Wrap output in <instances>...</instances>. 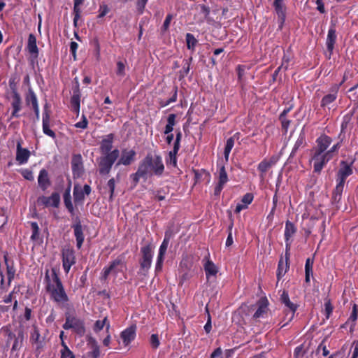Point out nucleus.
Masks as SVG:
<instances>
[{
    "label": "nucleus",
    "mask_w": 358,
    "mask_h": 358,
    "mask_svg": "<svg viewBox=\"0 0 358 358\" xmlns=\"http://www.w3.org/2000/svg\"><path fill=\"white\" fill-rule=\"evenodd\" d=\"M45 279L47 280V290L50 294L51 299L57 303H66L69 301V297L56 272L52 270L51 279L47 273Z\"/></svg>",
    "instance_id": "nucleus-1"
},
{
    "label": "nucleus",
    "mask_w": 358,
    "mask_h": 358,
    "mask_svg": "<svg viewBox=\"0 0 358 358\" xmlns=\"http://www.w3.org/2000/svg\"><path fill=\"white\" fill-rule=\"evenodd\" d=\"M120 155V152L117 149L112 150L108 155L100 158L99 161V173L101 175L109 173L113 164L117 160Z\"/></svg>",
    "instance_id": "nucleus-2"
},
{
    "label": "nucleus",
    "mask_w": 358,
    "mask_h": 358,
    "mask_svg": "<svg viewBox=\"0 0 358 358\" xmlns=\"http://www.w3.org/2000/svg\"><path fill=\"white\" fill-rule=\"evenodd\" d=\"M127 269L126 264L122 258H117L103 270V278L106 280L109 275L115 278L118 276L120 273H124Z\"/></svg>",
    "instance_id": "nucleus-3"
},
{
    "label": "nucleus",
    "mask_w": 358,
    "mask_h": 358,
    "mask_svg": "<svg viewBox=\"0 0 358 358\" xmlns=\"http://www.w3.org/2000/svg\"><path fill=\"white\" fill-rule=\"evenodd\" d=\"M331 159L330 154L313 151L312 162H313L314 171L320 173L326 164Z\"/></svg>",
    "instance_id": "nucleus-4"
},
{
    "label": "nucleus",
    "mask_w": 358,
    "mask_h": 358,
    "mask_svg": "<svg viewBox=\"0 0 358 358\" xmlns=\"http://www.w3.org/2000/svg\"><path fill=\"white\" fill-rule=\"evenodd\" d=\"M142 258L140 261V272L143 275H146L150 268L152 259V251L150 245L144 246L141 248Z\"/></svg>",
    "instance_id": "nucleus-5"
},
{
    "label": "nucleus",
    "mask_w": 358,
    "mask_h": 358,
    "mask_svg": "<svg viewBox=\"0 0 358 358\" xmlns=\"http://www.w3.org/2000/svg\"><path fill=\"white\" fill-rule=\"evenodd\" d=\"M63 328L66 330L73 329L77 334L80 335L84 334L85 331L83 322L78 318L67 315L66 317L65 323Z\"/></svg>",
    "instance_id": "nucleus-6"
},
{
    "label": "nucleus",
    "mask_w": 358,
    "mask_h": 358,
    "mask_svg": "<svg viewBox=\"0 0 358 358\" xmlns=\"http://www.w3.org/2000/svg\"><path fill=\"white\" fill-rule=\"evenodd\" d=\"M150 155H147L140 164L138 169L134 175V180L137 182L140 178H147L151 175Z\"/></svg>",
    "instance_id": "nucleus-7"
},
{
    "label": "nucleus",
    "mask_w": 358,
    "mask_h": 358,
    "mask_svg": "<svg viewBox=\"0 0 358 358\" xmlns=\"http://www.w3.org/2000/svg\"><path fill=\"white\" fill-rule=\"evenodd\" d=\"M37 202L38 204L43 205L45 207L57 208L60 203V196L57 192H54L50 196H40Z\"/></svg>",
    "instance_id": "nucleus-8"
},
{
    "label": "nucleus",
    "mask_w": 358,
    "mask_h": 358,
    "mask_svg": "<svg viewBox=\"0 0 358 358\" xmlns=\"http://www.w3.org/2000/svg\"><path fill=\"white\" fill-rule=\"evenodd\" d=\"M268 300L265 298L260 299L257 303V309L255 312L252 320L254 321H257L261 318H265L267 315L268 312Z\"/></svg>",
    "instance_id": "nucleus-9"
},
{
    "label": "nucleus",
    "mask_w": 358,
    "mask_h": 358,
    "mask_svg": "<svg viewBox=\"0 0 358 358\" xmlns=\"http://www.w3.org/2000/svg\"><path fill=\"white\" fill-rule=\"evenodd\" d=\"M91 192V187L88 185H85L83 188L79 185H75L73 188V199L76 203H83L85 195H89Z\"/></svg>",
    "instance_id": "nucleus-10"
},
{
    "label": "nucleus",
    "mask_w": 358,
    "mask_h": 358,
    "mask_svg": "<svg viewBox=\"0 0 358 358\" xmlns=\"http://www.w3.org/2000/svg\"><path fill=\"white\" fill-rule=\"evenodd\" d=\"M150 160L151 173L152 172L155 175L158 176H162L164 171V166L162 157L158 155H150Z\"/></svg>",
    "instance_id": "nucleus-11"
},
{
    "label": "nucleus",
    "mask_w": 358,
    "mask_h": 358,
    "mask_svg": "<svg viewBox=\"0 0 358 358\" xmlns=\"http://www.w3.org/2000/svg\"><path fill=\"white\" fill-rule=\"evenodd\" d=\"M136 152L133 149L125 148L121 152L120 157L117 163V166L130 165L135 160Z\"/></svg>",
    "instance_id": "nucleus-12"
},
{
    "label": "nucleus",
    "mask_w": 358,
    "mask_h": 358,
    "mask_svg": "<svg viewBox=\"0 0 358 358\" xmlns=\"http://www.w3.org/2000/svg\"><path fill=\"white\" fill-rule=\"evenodd\" d=\"M62 263L64 271L69 273L71 266L75 264L73 251L70 249H64L62 251Z\"/></svg>",
    "instance_id": "nucleus-13"
},
{
    "label": "nucleus",
    "mask_w": 358,
    "mask_h": 358,
    "mask_svg": "<svg viewBox=\"0 0 358 358\" xmlns=\"http://www.w3.org/2000/svg\"><path fill=\"white\" fill-rule=\"evenodd\" d=\"M280 301L286 306L287 310H289L290 316L289 320H292L294 317V313L298 308L297 304L292 303L289 300L288 293L285 290L280 295Z\"/></svg>",
    "instance_id": "nucleus-14"
},
{
    "label": "nucleus",
    "mask_w": 358,
    "mask_h": 358,
    "mask_svg": "<svg viewBox=\"0 0 358 358\" xmlns=\"http://www.w3.org/2000/svg\"><path fill=\"white\" fill-rule=\"evenodd\" d=\"M277 162V158L271 157L269 159H264L259 164L257 169L260 172V178L264 180L268 170Z\"/></svg>",
    "instance_id": "nucleus-15"
},
{
    "label": "nucleus",
    "mask_w": 358,
    "mask_h": 358,
    "mask_svg": "<svg viewBox=\"0 0 358 358\" xmlns=\"http://www.w3.org/2000/svg\"><path fill=\"white\" fill-rule=\"evenodd\" d=\"M169 244V238L166 235L162 243L161 244L159 250V255L156 263L155 269L157 271L162 269V262L164 261V257L166 254V250Z\"/></svg>",
    "instance_id": "nucleus-16"
},
{
    "label": "nucleus",
    "mask_w": 358,
    "mask_h": 358,
    "mask_svg": "<svg viewBox=\"0 0 358 358\" xmlns=\"http://www.w3.org/2000/svg\"><path fill=\"white\" fill-rule=\"evenodd\" d=\"M113 141L114 135L113 134H109L103 137L100 143V150L103 155H108L111 152Z\"/></svg>",
    "instance_id": "nucleus-17"
},
{
    "label": "nucleus",
    "mask_w": 358,
    "mask_h": 358,
    "mask_svg": "<svg viewBox=\"0 0 358 358\" xmlns=\"http://www.w3.org/2000/svg\"><path fill=\"white\" fill-rule=\"evenodd\" d=\"M317 145L313 149V151L326 152L327 149L331 143V139L327 136H321L316 141Z\"/></svg>",
    "instance_id": "nucleus-18"
},
{
    "label": "nucleus",
    "mask_w": 358,
    "mask_h": 358,
    "mask_svg": "<svg viewBox=\"0 0 358 358\" xmlns=\"http://www.w3.org/2000/svg\"><path fill=\"white\" fill-rule=\"evenodd\" d=\"M50 114H49L48 111L46 109H45L44 112L43 113V132L45 135H47L52 138H56L55 133L50 129Z\"/></svg>",
    "instance_id": "nucleus-19"
},
{
    "label": "nucleus",
    "mask_w": 358,
    "mask_h": 358,
    "mask_svg": "<svg viewBox=\"0 0 358 358\" xmlns=\"http://www.w3.org/2000/svg\"><path fill=\"white\" fill-rule=\"evenodd\" d=\"M30 156V152L25 148H22L20 142L17 144L16 160L19 164H24L27 162Z\"/></svg>",
    "instance_id": "nucleus-20"
},
{
    "label": "nucleus",
    "mask_w": 358,
    "mask_h": 358,
    "mask_svg": "<svg viewBox=\"0 0 358 358\" xmlns=\"http://www.w3.org/2000/svg\"><path fill=\"white\" fill-rule=\"evenodd\" d=\"M218 179H219L218 185H217V187L215 189V194H219L221 192V190L222 189L224 184H226L227 182L228 181L227 174V172L225 171V168L224 166H221L220 167L219 172H218Z\"/></svg>",
    "instance_id": "nucleus-21"
},
{
    "label": "nucleus",
    "mask_w": 358,
    "mask_h": 358,
    "mask_svg": "<svg viewBox=\"0 0 358 358\" xmlns=\"http://www.w3.org/2000/svg\"><path fill=\"white\" fill-rule=\"evenodd\" d=\"M336 41V30L334 27H331L328 31V34L327 37V50L329 51V57H330L332 51L334 48V44Z\"/></svg>",
    "instance_id": "nucleus-22"
},
{
    "label": "nucleus",
    "mask_w": 358,
    "mask_h": 358,
    "mask_svg": "<svg viewBox=\"0 0 358 358\" xmlns=\"http://www.w3.org/2000/svg\"><path fill=\"white\" fill-rule=\"evenodd\" d=\"M38 183L39 187L44 191L50 185L48 173L45 169H41L38 177Z\"/></svg>",
    "instance_id": "nucleus-23"
},
{
    "label": "nucleus",
    "mask_w": 358,
    "mask_h": 358,
    "mask_svg": "<svg viewBox=\"0 0 358 358\" xmlns=\"http://www.w3.org/2000/svg\"><path fill=\"white\" fill-rule=\"evenodd\" d=\"M136 336V327L131 326L124 330L121 333V338L125 345H127L131 341H133Z\"/></svg>",
    "instance_id": "nucleus-24"
},
{
    "label": "nucleus",
    "mask_w": 358,
    "mask_h": 358,
    "mask_svg": "<svg viewBox=\"0 0 358 358\" xmlns=\"http://www.w3.org/2000/svg\"><path fill=\"white\" fill-rule=\"evenodd\" d=\"M205 259H206V262L204 264L203 267L206 272V278L208 280H209L211 276L216 275V274L218 272V268L215 266V264L208 257H205Z\"/></svg>",
    "instance_id": "nucleus-25"
},
{
    "label": "nucleus",
    "mask_w": 358,
    "mask_h": 358,
    "mask_svg": "<svg viewBox=\"0 0 358 358\" xmlns=\"http://www.w3.org/2000/svg\"><path fill=\"white\" fill-rule=\"evenodd\" d=\"M12 107L13 108V111L12 113L13 117H18L19 114L18 112L21 110V98L19 94L16 91H13V100H12Z\"/></svg>",
    "instance_id": "nucleus-26"
},
{
    "label": "nucleus",
    "mask_w": 358,
    "mask_h": 358,
    "mask_svg": "<svg viewBox=\"0 0 358 358\" xmlns=\"http://www.w3.org/2000/svg\"><path fill=\"white\" fill-rule=\"evenodd\" d=\"M295 232H296V227H294V224H292L289 221H287L286 224H285V238L287 250L289 248V246H290L289 239L295 234Z\"/></svg>",
    "instance_id": "nucleus-27"
},
{
    "label": "nucleus",
    "mask_w": 358,
    "mask_h": 358,
    "mask_svg": "<svg viewBox=\"0 0 358 358\" xmlns=\"http://www.w3.org/2000/svg\"><path fill=\"white\" fill-rule=\"evenodd\" d=\"M352 173V170L350 166L343 162V166H342L338 171L337 181L345 182L346 178Z\"/></svg>",
    "instance_id": "nucleus-28"
},
{
    "label": "nucleus",
    "mask_w": 358,
    "mask_h": 358,
    "mask_svg": "<svg viewBox=\"0 0 358 358\" xmlns=\"http://www.w3.org/2000/svg\"><path fill=\"white\" fill-rule=\"evenodd\" d=\"M71 166L73 175L79 177L83 171L80 155L75 156L73 158Z\"/></svg>",
    "instance_id": "nucleus-29"
},
{
    "label": "nucleus",
    "mask_w": 358,
    "mask_h": 358,
    "mask_svg": "<svg viewBox=\"0 0 358 358\" xmlns=\"http://www.w3.org/2000/svg\"><path fill=\"white\" fill-rule=\"evenodd\" d=\"M74 235L76 238L77 247L80 248L84 241L83 229L80 223L73 225Z\"/></svg>",
    "instance_id": "nucleus-30"
},
{
    "label": "nucleus",
    "mask_w": 358,
    "mask_h": 358,
    "mask_svg": "<svg viewBox=\"0 0 358 358\" xmlns=\"http://www.w3.org/2000/svg\"><path fill=\"white\" fill-rule=\"evenodd\" d=\"M27 48L31 55H34L35 57L38 56V49L36 45V38L32 34L29 36Z\"/></svg>",
    "instance_id": "nucleus-31"
},
{
    "label": "nucleus",
    "mask_w": 358,
    "mask_h": 358,
    "mask_svg": "<svg viewBox=\"0 0 358 358\" xmlns=\"http://www.w3.org/2000/svg\"><path fill=\"white\" fill-rule=\"evenodd\" d=\"M274 6L278 17L283 22L285 17V11L282 0H275Z\"/></svg>",
    "instance_id": "nucleus-32"
},
{
    "label": "nucleus",
    "mask_w": 358,
    "mask_h": 358,
    "mask_svg": "<svg viewBox=\"0 0 358 358\" xmlns=\"http://www.w3.org/2000/svg\"><path fill=\"white\" fill-rule=\"evenodd\" d=\"M288 264H287V259H286L285 262L280 259L278 263V270H277V278L279 280L282 276L285 275L286 273L287 269H288Z\"/></svg>",
    "instance_id": "nucleus-33"
},
{
    "label": "nucleus",
    "mask_w": 358,
    "mask_h": 358,
    "mask_svg": "<svg viewBox=\"0 0 358 358\" xmlns=\"http://www.w3.org/2000/svg\"><path fill=\"white\" fill-rule=\"evenodd\" d=\"M176 115L175 114H170L168 116L167 124L164 130L165 134H169L173 130V127L176 124Z\"/></svg>",
    "instance_id": "nucleus-34"
},
{
    "label": "nucleus",
    "mask_w": 358,
    "mask_h": 358,
    "mask_svg": "<svg viewBox=\"0 0 358 358\" xmlns=\"http://www.w3.org/2000/svg\"><path fill=\"white\" fill-rule=\"evenodd\" d=\"M336 93L325 95L321 101V106L322 108L328 107L330 108L329 106L336 99Z\"/></svg>",
    "instance_id": "nucleus-35"
},
{
    "label": "nucleus",
    "mask_w": 358,
    "mask_h": 358,
    "mask_svg": "<svg viewBox=\"0 0 358 358\" xmlns=\"http://www.w3.org/2000/svg\"><path fill=\"white\" fill-rule=\"evenodd\" d=\"M304 141H305L304 135L301 133L299 136L298 137L293 148H292V150L289 155V158L293 157L295 155L296 152L299 149V148H301L303 145Z\"/></svg>",
    "instance_id": "nucleus-36"
},
{
    "label": "nucleus",
    "mask_w": 358,
    "mask_h": 358,
    "mask_svg": "<svg viewBox=\"0 0 358 358\" xmlns=\"http://www.w3.org/2000/svg\"><path fill=\"white\" fill-rule=\"evenodd\" d=\"M71 104L73 108V110L77 113H79L80 111V94L79 93H75L71 99Z\"/></svg>",
    "instance_id": "nucleus-37"
},
{
    "label": "nucleus",
    "mask_w": 358,
    "mask_h": 358,
    "mask_svg": "<svg viewBox=\"0 0 358 358\" xmlns=\"http://www.w3.org/2000/svg\"><path fill=\"white\" fill-rule=\"evenodd\" d=\"M234 138H235V136L229 138L227 141V143H226L224 152V158H225L226 161H228L229 154L234 145Z\"/></svg>",
    "instance_id": "nucleus-38"
},
{
    "label": "nucleus",
    "mask_w": 358,
    "mask_h": 358,
    "mask_svg": "<svg viewBox=\"0 0 358 358\" xmlns=\"http://www.w3.org/2000/svg\"><path fill=\"white\" fill-rule=\"evenodd\" d=\"M89 344L92 345V351L90 352V356L92 358H97L100 355V351L96 341L93 338H90Z\"/></svg>",
    "instance_id": "nucleus-39"
},
{
    "label": "nucleus",
    "mask_w": 358,
    "mask_h": 358,
    "mask_svg": "<svg viewBox=\"0 0 358 358\" xmlns=\"http://www.w3.org/2000/svg\"><path fill=\"white\" fill-rule=\"evenodd\" d=\"M64 201L65 206L69 210V211L71 213H73L74 208L71 202V198L70 195V189H68L64 195Z\"/></svg>",
    "instance_id": "nucleus-40"
},
{
    "label": "nucleus",
    "mask_w": 358,
    "mask_h": 358,
    "mask_svg": "<svg viewBox=\"0 0 358 358\" xmlns=\"http://www.w3.org/2000/svg\"><path fill=\"white\" fill-rule=\"evenodd\" d=\"M62 346L61 358H76L73 353L70 350L64 341H62Z\"/></svg>",
    "instance_id": "nucleus-41"
},
{
    "label": "nucleus",
    "mask_w": 358,
    "mask_h": 358,
    "mask_svg": "<svg viewBox=\"0 0 358 358\" xmlns=\"http://www.w3.org/2000/svg\"><path fill=\"white\" fill-rule=\"evenodd\" d=\"M313 260L308 258L305 264V272H306V282H308L310 281V275L312 274Z\"/></svg>",
    "instance_id": "nucleus-42"
},
{
    "label": "nucleus",
    "mask_w": 358,
    "mask_h": 358,
    "mask_svg": "<svg viewBox=\"0 0 358 358\" xmlns=\"http://www.w3.org/2000/svg\"><path fill=\"white\" fill-rule=\"evenodd\" d=\"M186 42L187 48L189 50H194L197 43V40L192 34L187 33L186 34Z\"/></svg>",
    "instance_id": "nucleus-43"
},
{
    "label": "nucleus",
    "mask_w": 358,
    "mask_h": 358,
    "mask_svg": "<svg viewBox=\"0 0 358 358\" xmlns=\"http://www.w3.org/2000/svg\"><path fill=\"white\" fill-rule=\"evenodd\" d=\"M168 193L169 189L167 187L162 188L155 192V196L158 201H162L166 199Z\"/></svg>",
    "instance_id": "nucleus-44"
},
{
    "label": "nucleus",
    "mask_w": 358,
    "mask_h": 358,
    "mask_svg": "<svg viewBox=\"0 0 358 358\" xmlns=\"http://www.w3.org/2000/svg\"><path fill=\"white\" fill-rule=\"evenodd\" d=\"M27 102L28 103H31L32 106L38 105L36 95L34 92V91L31 89L29 90V93L27 96Z\"/></svg>",
    "instance_id": "nucleus-45"
},
{
    "label": "nucleus",
    "mask_w": 358,
    "mask_h": 358,
    "mask_svg": "<svg viewBox=\"0 0 358 358\" xmlns=\"http://www.w3.org/2000/svg\"><path fill=\"white\" fill-rule=\"evenodd\" d=\"M106 322H107V317H105L103 320H97L94 324V331H101L105 325H106V329H107V331H108V329L110 328V324H109V323H108L106 324Z\"/></svg>",
    "instance_id": "nucleus-46"
},
{
    "label": "nucleus",
    "mask_w": 358,
    "mask_h": 358,
    "mask_svg": "<svg viewBox=\"0 0 358 358\" xmlns=\"http://www.w3.org/2000/svg\"><path fill=\"white\" fill-rule=\"evenodd\" d=\"M4 258H5L6 264V266H7V278H8V283H10V281L14 278V275H15V269L14 268V267L13 266L9 265L8 264L7 258H6V256L4 257Z\"/></svg>",
    "instance_id": "nucleus-47"
},
{
    "label": "nucleus",
    "mask_w": 358,
    "mask_h": 358,
    "mask_svg": "<svg viewBox=\"0 0 358 358\" xmlns=\"http://www.w3.org/2000/svg\"><path fill=\"white\" fill-rule=\"evenodd\" d=\"M126 62L118 61L117 62L116 74L118 76H124L125 75Z\"/></svg>",
    "instance_id": "nucleus-48"
},
{
    "label": "nucleus",
    "mask_w": 358,
    "mask_h": 358,
    "mask_svg": "<svg viewBox=\"0 0 358 358\" xmlns=\"http://www.w3.org/2000/svg\"><path fill=\"white\" fill-rule=\"evenodd\" d=\"M357 317H358V309H357V306L355 304L352 308V313L348 319L349 322H352V326L354 327L355 325V321L357 320Z\"/></svg>",
    "instance_id": "nucleus-49"
},
{
    "label": "nucleus",
    "mask_w": 358,
    "mask_h": 358,
    "mask_svg": "<svg viewBox=\"0 0 358 358\" xmlns=\"http://www.w3.org/2000/svg\"><path fill=\"white\" fill-rule=\"evenodd\" d=\"M333 312V306L329 300H327L324 303V314L328 319Z\"/></svg>",
    "instance_id": "nucleus-50"
},
{
    "label": "nucleus",
    "mask_w": 358,
    "mask_h": 358,
    "mask_svg": "<svg viewBox=\"0 0 358 358\" xmlns=\"http://www.w3.org/2000/svg\"><path fill=\"white\" fill-rule=\"evenodd\" d=\"M115 187V182L114 178L110 179L106 185V188L108 189L109 192H110V199H113Z\"/></svg>",
    "instance_id": "nucleus-51"
},
{
    "label": "nucleus",
    "mask_w": 358,
    "mask_h": 358,
    "mask_svg": "<svg viewBox=\"0 0 358 358\" xmlns=\"http://www.w3.org/2000/svg\"><path fill=\"white\" fill-rule=\"evenodd\" d=\"M21 174L28 180L32 181L34 179L32 171L29 169H22L21 171Z\"/></svg>",
    "instance_id": "nucleus-52"
},
{
    "label": "nucleus",
    "mask_w": 358,
    "mask_h": 358,
    "mask_svg": "<svg viewBox=\"0 0 358 358\" xmlns=\"http://www.w3.org/2000/svg\"><path fill=\"white\" fill-rule=\"evenodd\" d=\"M148 0H136V8L140 13H143Z\"/></svg>",
    "instance_id": "nucleus-53"
},
{
    "label": "nucleus",
    "mask_w": 358,
    "mask_h": 358,
    "mask_svg": "<svg viewBox=\"0 0 358 358\" xmlns=\"http://www.w3.org/2000/svg\"><path fill=\"white\" fill-rule=\"evenodd\" d=\"M150 344L152 347L157 349L160 344L158 336L157 334H152L150 337Z\"/></svg>",
    "instance_id": "nucleus-54"
},
{
    "label": "nucleus",
    "mask_w": 358,
    "mask_h": 358,
    "mask_svg": "<svg viewBox=\"0 0 358 358\" xmlns=\"http://www.w3.org/2000/svg\"><path fill=\"white\" fill-rule=\"evenodd\" d=\"M177 152H175V150L169 152V159L167 160V164H173L174 166H176L177 159L176 155Z\"/></svg>",
    "instance_id": "nucleus-55"
},
{
    "label": "nucleus",
    "mask_w": 358,
    "mask_h": 358,
    "mask_svg": "<svg viewBox=\"0 0 358 358\" xmlns=\"http://www.w3.org/2000/svg\"><path fill=\"white\" fill-rule=\"evenodd\" d=\"M87 124H88V121H87V118L85 117V116L83 115L82 116V120L80 122H77L75 124V127L76 128L85 129V128H87Z\"/></svg>",
    "instance_id": "nucleus-56"
},
{
    "label": "nucleus",
    "mask_w": 358,
    "mask_h": 358,
    "mask_svg": "<svg viewBox=\"0 0 358 358\" xmlns=\"http://www.w3.org/2000/svg\"><path fill=\"white\" fill-rule=\"evenodd\" d=\"M351 358H358V341H354L351 346Z\"/></svg>",
    "instance_id": "nucleus-57"
},
{
    "label": "nucleus",
    "mask_w": 358,
    "mask_h": 358,
    "mask_svg": "<svg viewBox=\"0 0 358 358\" xmlns=\"http://www.w3.org/2000/svg\"><path fill=\"white\" fill-rule=\"evenodd\" d=\"M99 14L98 17L99 18H101V17H104L109 12V8L107 5L102 4L99 7Z\"/></svg>",
    "instance_id": "nucleus-58"
},
{
    "label": "nucleus",
    "mask_w": 358,
    "mask_h": 358,
    "mask_svg": "<svg viewBox=\"0 0 358 358\" xmlns=\"http://www.w3.org/2000/svg\"><path fill=\"white\" fill-rule=\"evenodd\" d=\"M345 182H341V181H337V185L334 190L333 194H341L343 191Z\"/></svg>",
    "instance_id": "nucleus-59"
},
{
    "label": "nucleus",
    "mask_w": 358,
    "mask_h": 358,
    "mask_svg": "<svg viewBox=\"0 0 358 358\" xmlns=\"http://www.w3.org/2000/svg\"><path fill=\"white\" fill-rule=\"evenodd\" d=\"M253 200V196L252 194L248 193L243 196L241 199V202L246 206L249 205Z\"/></svg>",
    "instance_id": "nucleus-60"
},
{
    "label": "nucleus",
    "mask_w": 358,
    "mask_h": 358,
    "mask_svg": "<svg viewBox=\"0 0 358 358\" xmlns=\"http://www.w3.org/2000/svg\"><path fill=\"white\" fill-rule=\"evenodd\" d=\"M40 336L41 335L39 334L38 330L35 328L33 332L31 333V339L35 343H39Z\"/></svg>",
    "instance_id": "nucleus-61"
},
{
    "label": "nucleus",
    "mask_w": 358,
    "mask_h": 358,
    "mask_svg": "<svg viewBox=\"0 0 358 358\" xmlns=\"http://www.w3.org/2000/svg\"><path fill=\"white\" fill-rule=\"evenodd\" d=\"M232 226L233 225L231 224L229 227V234H228V236H227V238L226 241V246L227 247L231 246L233 244V237H232V232H231Z\"/></svg>",
    "instance_id": "nucleus-62"
},
{
    "label": "nucleus",
    "mask_w": 358,
    "mask_h": 358,
    "mask_svg": "<svg viewBox=\"0 0 358 358\" xmlns=\"http://www.w3.org/2000/svg\"><path fill=\"white\" fill-rule=\"evenodd\" d=\"M222 354V350L220 348L215 349L213 353L210 355V358H221Z\"/></svg>",
    "instance_id": "nucleus-63"
},
{
    "label": "nucleus",
    "mask_w": 358,
    "mask_h": 358,
    "mask_svg": "<svg viewBox=\"0 0 358 358\" xmlns=\"http://www.w3.org/2000/svg\"><path fill=\"white\" fill-rule=\"evenodd\" d=\"M316 4H317V10L321 13H324L325 9H324V5L323 3L322 0H317Z\"/></svg>",
    "instance_id": "nucleus-64"
}]
</instances>
